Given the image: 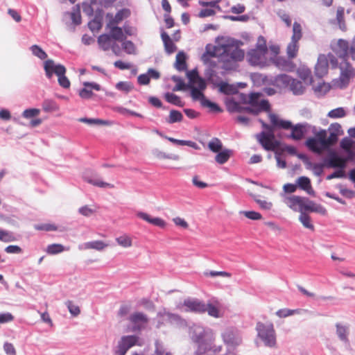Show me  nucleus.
Returning a JSON list of instances; mask_svg holds the SVG:
<instances>
[{"instance_id": "obj_35", "label": "nucleus", "mask_w": 355, "mask_h": 355, "mask_svg": "<svg viewBox=\"0 0 355 355\" xmlns=\"http://www.w3.org/2000/svg\"><path fill=\"white\" fill-rule=\"evenodd\" d=\"M64 250H69V248H65L62 244L58 243L51 244L46 249V252L49 254H59Z\"/></svg>"}, {"instance_id": "obj_2", "label": "nucleus", "mask_w": 355, "mask_h": 355, "mask_svg": "<svg viewBox=\"0 0 355 355\" xmlns=\"http://www.w3.org/2000/svg\"><path fill=\"white\" fill-rule=\"evenodd\" d=\"M331 47L335 53L343 59L339 64L340 74L336 80L337 86L343 88L348 85L350 80L355 76V69L346 59L350 56L355 60V36L350 44L343 39H339L331 44Z\"/></svg>"}, {"instance_id": "obj_59", "label": "nucleus", "mask_w": 355, "mask_h": 355, "mask_svg": "<svg viewBox=\"0 0 355 355\" xmlns=\"http://www.w3.org/2000/svg\"><path fill=\"white\" fill-rule=\"evenodd\" d=\"M328 132L336 134L338 138L343 133L341 125L337 123L331 124L328 128Z\"/></svg>"}, {"instance_id": "obj_21", "label": "nucleus", "mask_w": 355, "mask_h": 355, "mask_svg": "<svg viewBox=\"0 0 355 355\" xmlns=\"http://www.w3.org/2000/svg\"><path fill=\"white\" fill-rule=\"evenodd\" d=\"M137 216L139 218L161 228H164L166 226V223L162 218L159 217H152L147 213L143 211H137Z\"/></svg>"}, {"instance_id": "obj_50", "label": "nucleus", "mask_w": 355, "mask_h": 355, "mask_svg": "<svg viewBox=\"0 0 355 355\" xmlns=\"http://www.w3.org/2000/svg\"><path fill=\"white\" fill-rule=\"evenodd\" d=\"M183 116L182 113L177 110H171L169 114V119L168 122L169 123H173L176 122H180L182 120Z\"/></svg>"}, {"instance_id": "obj_52", "label": "nucleus", "mask_w": 355, "mask_h": 355, "mask_svg": "<svg viewBox=\"0 0 355 355\" xmlns=\"http://www.w3.org/2000/svg\"><path fill=\"white\" fill-rule=\"evenodd\" d=\"M122 42V47L123 49L128 53V54H134L135 52V46L134 44L129 40H123Z\"/></svg>"}, {"instance_id": "obj_9", "label": "nucleus", "mask_w": 355, "mask_h": 355, "mask_svg": "<svg viewBox=\"0 0 355 355\" xmlns=\"http://www.w3.org/2000/svg\"><path fill=\"white\" fill-rule=\"evenodd\" d=\"M329 64L332 68H336L338 65V60L334 55L331 53L328 55H320L318 58V62L315 67V75L319 78L324 76L328 72Z\"/></svg>"}, {"instance_id": "obj_38", "label": "nucleus", "mask_w": 355, "mask_h": 355, "mask_svg": "<svg viewBox=\"0 0 355 355\" xmlns=\"http://www.w3.org/2000/svg\"><path fill=\"white\" fill-rule=\"evenodd\" d=\"M231 153V150L227 149L218 152L215 157L216 162L220 164H225L230 157Z\"/></svg>"}, {"instance_id": "obj_20", "label": "nucleus", "mask_w": 355, "mask_h": 355, "mask_svg": "<svg viewBox=\"0 0 355 355\" xmlns=\"http://www.w3.org/2000/svg\"><path fill=\"white\" fill-rule=\"evenodd\" d=\"M326 164L330 168H339L343 170L347 164V159L342 158L336 153H331L326 159Z\"/></svg>"}, {"instance_id": "obj_42", "label": "nucleus", "mask_w": 355, "mask_h": 355, "mask_svg": "<svg viewBox=\"0 0 355 355\" xmlns=\"http://www.w3.org/2000/svg\"><path fill=\"white\" fill-rule=\"evenodd\" d=\"M16 238L12 232L0 228V241L4 243L12 242Z\"/></svg>"}, {"instance_id": "obj_32", "label": "nucleus", "mask_w": 355, "mask_h": 355, "mask_svg": "<svg viewBox=\"0 0 355 355\" xmlns=\"http://www.w3.org/2000/svg\"><path fill=\"white\" fill-rule=\"evenodd\" d=\"M305 211L316 212L322 215H325L327 210L323 206L316 204L313 201H311L309 199H307Z\"/></svg>"}, {"instance_id": "obj_34", "label": "nucleus", "mask_w": 355, "mask_h": 355, "mask_svg": "<svg viewBox=\"0 0 355 355\" xmlns=\"http://www.w3.org/2000/svg\"><path fill=\"white\" fill-rule=\"evenodd\" d=\"M65 16H69L75 26L79 25L81 23L80 10L78 5L73 8L72 12H67Z\"/></svg>"}, {"instance_id": "obj_19", "label": "nucleus", "mask_w": 355, "mask_h": 355, "mask_svg": "<svg viewBox=\"0 0 355 355\" xmlns=\"http://www.w3.org/2000/svg\"><path fill=\"white\" fill-rule=\"evenodd\" d=\"M108 244L101 240H96L85 242L78 245V249L81 251L87 250H95L103 251L108 247Z\"/></svg>"}, {"instance_id": "obj_6", "label": "nucleus", "mask_w": 355, "mask_h": 355, "mask_svg": "<svg viewBox=\"0 0 355 355\" xmlns=\"http://www.w3.org/2000/svg\"><path fill=\"white\" fill-rule=\"evenodd\" d=\"M44 68L49 78H51L53 74L55 73L58 77V83L61 87L64 88L70 87V82L65 76L66 69L63 65L56 64L53 60H48L44 62Z\"/></svg>"}, {"instance_id": "obj_25", "label": "nucleus", "mask_w": 355, "mask_h": 355, "mask_svg": "<svg viewBox=\"0 0 355 355\" xmlns=\"http://www.w3.org/2000/svg\"><path fill=\"white\" fill-rule=\"evenodd\" d=\"M84 88L80 90L79 95L83 98H89L92 96V89L99 91L101 86L95 83L85 82L83 83Z\"/></svg>"}, {"instance_id": "obj_7", "label": "nucleus", "mask_w": 355, "mask_h": 355, "mask_svg": "<svg viewBox=\"0 0 355 355\" xmlns=\"http://www.w3.org/2000/svg\"><path fill=\"white\" fill-rule=\"evenodd\" d=\"M306 146L316 153H322L329 146L327 141V130H320L314 132V137L309 138L306 141Z\"/></svg>"}, {"instance_id": "obj_49", "label": "nucleus", "mask_w": 355, "mask_h": 355, "mask_svg": "<svg viewBox=\"0 0 355 355\" xmlns=\"http://www.w3.org/2000/svg\"><path fill=\"white\" fill-rule=\"evenodd\" d=\"M346 115L345 110L343 107H338L331 110L327 116L332 119L342 118Z\"/></svg>"}, {"instance_id": "obj_41", "label": "nucleus", "mask_w": 355, "mask_h": 355, "mask_svg": "<svg viewBox=\"0 0 355 355\" xmlns=\"http://www.w3.org/2000/svg\"><path fill=\"white\" fill-rule=\"evenodd\" d=\"M85 179L88 183H89L94 186H96V187H101V188H105V187L113 188L114 187L113 184H111L107 182H105L98 178H85Z\"/></svg>"}, {"instance_id": "obj_26", "label": "nucleus", "mask_w": 355, "mask_h": 355, "mask_svg": "<svg viewBox=\"0 0 355 355\" xmlns=\"http://www.w3.org/2000/svg\"><path fill=\"white\" fill-rule=\"evenodd\" d=\"M206 311L208 313L209 315L215 318H219L223 316L220 304L218 301L209 302L207 304H205V312Z\"/></svg>"}, {"instance_id": "obj_30", "label": "nucleus", "mask_w": 355, "mask_h": 355, "mask_svg": "<svg viewBox=\"0 0 355 355\" xmlns=\"http://www.w3.org/2000/svg\"><path fill=\"white\" fill-rule=\"evenodd\" d=\"M187 55L183 52L180 51L176 55L175 62L174 64L175 68L179 71H182L187 69Z\"/></svg>"}, {"instance_id": "obj_11", "label": "nucleus", "mask_w": 355, "mask_h": 355, "mask_svg": "<svg viewBox=\"0 0 355 355\" xmlns=\"http://www.w3.org/2000/svg\"><path fill=\"white\" fill-rule=\"evenodd\" d=\"M263 126L268 129V132H261L256 135L258 141L266 150H274L278 146V143L275 138L273 131L265 123L261 121Z\"/></svg>"}, {"instance_id": "obj_55", "label": "nucleus", "mask_w": 355, "mask_h": 355, "mask_svg": "<svg viewBox=\"0 0 355 355\" xmlns=\"http://www.w3.org/2000/svg\"><path fill=\"white\" fill-rule=\"evenodd\" d=\"M241 214H243L245 217L249 219L257 220L261 219V215L257 211H241L239 212Z\"/></svg>"}, {"instance_id": "obj_22", "label": "nucleus", "mask_w": 355, "mask_h": 355, "mask_svg": "<svg viewBox=\"0 0 355 355\" xmlns=\"http://www.w3.org/2000/svg\"><path fill=\"white\" fill-rule=\"evenodd\" d=\"M130 15V10L128 8H123L117 12L115 16L108 13L107 17L110 19V21L107 24V26L112 25H116L120 23L124 19L128 18Z\"/></svg>"}, {"instance_id": "obj_17", "label": "nucleus", "mask_w": 355, "mask_h": 355, "mask_svg": "<svg viewBox=\"0 0 355 355\" xmlns=\"http://www.w3.org/2000/svg\"><path fill=\"white\" fill-rule=\"evenodd\" d=\"M225 344L232 347L239 346L242 343V337L240 333L234 329H227L221 334Z\"/></svg>"}, {"instance_id": "obj_51", "label": "nucleus", "mask_w": 355, "mask_h": 355, "mask_svg": "<svg viewBox=\"0 0 355 355\" xmlns=\"http://www.w3.org/2000/svg\"><path fill=\"white\" fill-rule=\"evenodd\" d=\"M116 88L118 90L122 91L125 93H128L132 89L133 86L130 82L121 81L116 85Z\"/></svg>"}, {"instance_id": "obj_56", "label": "nucleus", "mask_w": 355, "mask_h": 355, "mask_svg": "<svg viewBox=\"0 0 355 355\" xmlns=\"http://www.w3.org/2000/svg\"><path fill=\"white\" fill-rule=\"evenodd\" d=\"M42 108L45 112L55 111L58 109L56 103L52 100H45L42 103Z\"/></svg>"}, {"instance_id": "obj_12", "label": "nucleus", "mask_w": 355, "mask_h": 355, "mask_svg": "<svg viewBox=\"0 0 355 355\" xmlns=\"http://www.w3.org/2000/svg\"><path fill=\"white\" fill-rule=\"evenodd\" d=\"M302 26L297 22H294L293 26V35L291 37V41L287 46V55L288 58H293L297 55V53L299 49L298 42L302 38Z\"/></svg>"}, {"instance_id": "obj_47", "label": "nucleus", "mask_w": 355, "mask_h": 355, "mask_svg": "<svg viewBox=\"0 0 355 355\" xmlns=\"http://www.w3.org/2000/svg\"><path fill=\"white\" fill-rule=\"evenodd\" d=\"M32 53L41 60H44L47 57V54L39 46L35 44L30 47Z\"/></svg>"}, {"instance_id": "obj_28", "label": "nucleus", "mask_w": 355, "mask_h": 355, "mask_svg": "<svg viewBox=\"0 0 355 355\" xmlns=\"http://www.w3.org/2000/svg\"><path fill=\"white\" fill-rule=\"evenodd\" d=\"M161 37L164 42L166 52L168 54H171L174 53L176 51V46L175 45L169 35L166 33L163 32L161 34Z\"/></svg>"}, {"instance_id": "obj_10", "label": "nucleus", "mask_w": 355, "mask_h": 355, "mask_svg": "<svg viewBox=\"0 0 355 355\" xmlns=\"http://www.w3.org/2000/svg\"><path fill=\"white\" fill-rule=\"evenodd\" d=\"M248 103L249 106L245 110L254 114L267 111L270 107L268 101L262 98V95L260 93H252L249 96Z\"/></svg>"}, {"instance_id": "obj_27", "label": "nucleus", "mask_w": 355, "mask_h": 355, "mask_svg": "<svg viewBox=\"0 0 355 355\" xmlns=\"http://www.w3.org/2000/svg\"><path fill=\"white\" fill-rule=\"evenodd\" d=\"M115 241L118 245L123 248H130L132 246V239L127 233H123L115 238Z\"/></svg>"}, {"instance_id": "obj_61", "label": "nucleus", "mask_w": 355, "mask_h": 355, "mask_svg": "<svg viewBox=\"0 0 355 355\" xmlns=\"http://www.w3.org/2000/svg\"><path fill=\"white\" fill-rule=\"evenodd\" d=\"M189 87H196L200 90L204 91L207 87V83L201 77L190 83Z\"/></svg>"}, {"instance_id": "obj_33", "label": "nucleus", "mask_w": 355, "mask_h": 355, "mask_svg": "<svg viewBox=\"0 0 355 355\" xmlns=\"http://www.w3.org/2000/svg\"><path fill=\"white\" fill-rule=\"evenodd\" d=\"M79 121L93 125H111L112 122L100 119L80 118Z\"/></svg>"}, {"instance_id": "obj_36", "label": "nucleus", "mask_w": 355, "mask_h": 355, "mask_svg": "<svg viewBox=\"0 0 355 355\" xmlns=\"http://www.w3.org/2000/svg\"><path fill=\"white\" fill-rule=\"evenodd\" d=\"M164 138L166 139L167 140H168L169 141H171L173 144H178V145L188 146H190L195 149H199V147L198 146V145L195 142L191 141L180 140V139H175L173 137H164Z\"/></svg>"}, {"instance_id": "obj_29", "label": "nucleus", "mask_w": 355, "mask_h": 355, "mask_svg": "<svg viewBox=\"0 0 355 355\" xmlns=\"http://www.w3.org/2000/svg\"><path fill=\"white\" fill-rule=\"evenodd\" d=\"M110 29V35L115 42H123L125 39L124 34L121 28L116 26V25H112L111 26H107Z\"/></svg>"}, {"instance_id": "obj_58", "label": "nucleus", "mask_w": 355, "mask_h": 355, "mask_svg": "<svg viewBox=\"0 0 355 355\" xmlns=\"http://www.w3.org/2000/svg\"><path fill=\"white\" fill-rule=\"evenodd\" d=\"M66 305L72 315L77 316L80 314V310L79 306L74 304L71 301H67Z\"/></svg>"}, {"instance_id": "obj_48", "label": "nucleus", "mask_w": 355, "mask_h": 355, "mask_svg": "<svg viewBox=\"0 0 355 355\" xmlns=\"http://www.w3.org/2000/svg\"><path fill=\"white\" fill-rule=\"evenodd\" d=\"M165 98L170 103L178 106H182L180 97L173 93L167 92L165 94Z\"/></svg>"}, {"instance_id": "obj_1", "label": "nucleus", "mask_w": 355, "mask_h": 355, "mask_svg": "<svg viewBox=\"0 0 355 355\" xmlns=\"http://www.w3.org/2000/svg\"><path fill=\"white\" fill-rule=\"evenodd\" d=\"M241 45V41L234 38H221L217 45L206 46L202 59L206 62L209 57L217 58L223 64V69H234L236 68V63L242 61L245 58V52L240 48Z\"/></svg>"}, {"instance_id": "obj_60", "label": "nucleus", "mask_w": 355, "mask_h": 355, "mask_svg": "<svg viewBox=\"0 0 355 355\" xmlns=\"http://www.w3.org/2000/svg\"><path fill=\"white\" fill-rule=\"evenodd\" d=\"M277 15L286 24V26H291V19L288 14H287L284 10H280L277 12Z\"/></svg>"}, {"instance_id": "obj_14", "label": "nucleus", "mask_w": 355, "mask_h": 355, "mask_svg": "<svg viewBox=\"0 0 355 355\" xmlns=\"http://www.w3.org/2000/svg\"><path fill=\"white\" fill-rule=\"evenodd\" d=\"M139 344V338L137 336H124L118 343L115 350L116 355H125L132 347Z\"/></svg>"}, {"instance_id": "obj_45", "label": "nucleus", "mask_w": 355, "mask_h": 355, "mask_svg": "<svg viewBox=\"0 0 355 355\" xmlns=\"http://www.w3.org/2000/svg\"><path fill=\"white\" fill-rule=\"evenodd\" d=\"M344 12L345 9L343 7H338L337 9V13H336V19L339 26V28L342 31L346 30V25L344 21Z\"/></svg>"}, {"instance_id": "obj_13", "label": "nucleus", "mask_w": 355, "mask_h": 355, "mask_svg": "<svg viewBox=\"0 0 355 355\" xmlns=\"http://www.w3.org/2000/svg\"><path fill=\"white\" fill-rule=\"evenodd\" d=\"M177 309L182 311H191L196 313L205 312V304L194 298H189L177 305Z\"/></svg>"}, {"instance_id": "obj_43", "label": "nucleus", "mask_w": 355, "mask_h": 355, "mask_svg": "<svg viewBox=\"0 0 355 355\" xmlns=\"http://www.w3.org/2000/svg\"><path fill=\"white\" fill-rule=\"evenodd\" d=\"M302 310L301 309H279L276 312V315L279 318H286L294 314H300L301 313Z\"/></svg>"}, {"instance_id": "obj_57", "label": "nucleus", "mask_w": 355, "mask_h": 355, "mask_svg": "<svg viewBox=\"0 0 355 355\" xmlns=\"http://www.w3.org/2000/svg\"><path fill=\"white\" fill-rule=\"evenodd\" d=\"M254 200L261 209L269 211L272 208L273 205L270 201L260 198H255Z\"/></svg>"}, {"instance_id": "obj_64", "label": "nucleus", "mask_w": 355, "mask_h": 355, "mask_svg": "<svg viewBox=\"0 0 355 355\" xmlns=\"http://www.w3.org/2000/svg\"><path fill=\"white\" fill-rule=\"evenodd\" d=\"M78 212L83 216H90L95 212V209L94 208L89 207L87 205H85L80 207Z\"/></svg>"}, {"instance_id": "obj_39", "label": "nucleus", "mask_w": 355, "mask_h": 355, "mask_svg": "<svg viewBox=\"0 0 355 355\" xmlns=\"http://www.w3.org/2000/svg\"><path fill=\"white\" fill-rule=\"evenodd\" d=\"M191 89V96L194 101H199L200 104L202 103L203 100H205L206 97L202 93V90L198 89L196 87H189Z\"/></svg>"}, {"instance_id": "obj_18", "label": "nucleus", "mask_w": 355, "mask_h": 355, "mask_svg": "<svg viewBox=\"0 0 355 355\" xmlns=\"http://www.w3.org/2000/svg\"><path fill=\"white\" fill-rule=\"evenodd\" d=\"M98 42L103 51L111 49L116 55H120L121 49L108 34H103L98 37Z\"/></svg>"}, {"instance_id": "obj_46", "label": "nucleus", "mask_w": 355, "mask_h": 355, "mask_svg": "<svg viewBox=\"0 0 355 355\" xmlns=\"http://www.w3.org/2000/svg\"><path fill=\"white\" fill-rule=\"evenodd\" d=\"M297 73L299 76L305 82H311V72L309 69L301 67L298 69Z\"/></svg>"}, {"instance_id": "obj_3", "label": "nucleus", "mask_w": 355, "mask_h": 355, "mask_svg": "<svg viewBox=\"0 0 355 355\" xmlns=\"http://www.w3.org/2000/svg\"><path fill=\"white\" fill-rule=\"evenodd\" d=\"M246 59L250 64L259 67H266L272 61V58L268 55L266 40L263 37H259L256 48L247 53Z\"/></svg>"}, {"instance_id": "obj_23", "label": "nucleus", "mask_w": 355, "mask_h": 355, "mask_svg": "<svg viewBox=\"0 0 355 355\" xmlns=\"http://www.w3.org/2000/svg\"><path fill=\"white\" fill-rule=\"evenodd\" d=\"M336 333L340 341L347 344L349 343V325L343 323L336 324Z\"/></svg>"}, {"instance_id": "obj_63", "label": "nucleus", "mask_w": 355, "mask_h": 355, "mask_svg": "<svg viewBox=\"0 0 355 355\" xmlns=\"http://www.w3.org/2000/svg\"><path fill=\"white\" fill-rule=\"evenodd\" d=\"M96 0H85L83 3V8L84 12L87 14H92L93 12V9L92 8V5L96 3Z\"/></svg>"}, {"instance_id": "obj_16", "label": "nucleus", "mask_w": 355, "mask_h": 355, "mask_svg": "<svg viewBox=\"0 0 355 355\" xmlns=\"http://www.w3.org/2000/svg\"><path fill=\"white\" fill-rule=\"evenodd\" d=\"M128 320L132 324V331H140L145 329L149 322L148 316L141 312L132 313Z\"/></svg>"}, {"instance_id": "obj_8", "label": "nucleus", "mask_w": 355, "mask_h": 355, "mask_svg": "<svg viewBox=\"0 0 355 355\" xmlns=\"http://www.w3.org/2000/svg\"><path fill=\"white\" fill-rule=\"evenodd\" d=\"M275 83L279 87H289L295 95H301L305 90L301 81L286 74L278 76L275 79Z\"/></svg>"}, {"instance_id": "obj_4", "label": "nucleus", "mask_w": 355, "mask_h": 355, "mask_svg": "<svg viewBox=\"0 0 355 355\" xmlns=\"http://www.w3.org/2000/svg\"><path fill=\"white\" fill-rule=\"evenodd\" d=\"M257 332V343L263 344L265 347L274 348L277 345V336L274 325L270 322H259L256 325Z\"/></svg>"}, {"instance_id": "obj_44", "label": "nucleus", "mask_w": 355, "mask_h": 355, "mask_svg": "<svg viewBox=\"0 0 355 355\" xmlns=\"http://www.w3.org/2000/svg\"><path fill=\"white\" fill-rule=\"evenodd\" d=\"M208 148L214 153H218L222 150V142L218 138L211 139L208 143Z\"/></svg>"}, {"instance_id": "obj_15", "label": "nucleus", "mask_w": 355, "mask_h": 355, "mask_svg": "<svg viewBox=\"0 0 355 355\" xmlns=\"http://www.w3.org/2000/svg\"><path fill=\"white\" fill-rule=\"evenodd\" d=\"M283 202L294 211H305L307 198L297 196L283 195Z\"/></svg>"}, {"instance_id": "obj_54", "label": "nucleus", "mask_w": 355, "mask_h": 355, "mask_svg": "<svg viewBox=\"0 0 355 355\" xmlns=\"http://www.w3.org/2000/svg\"><path fill=\"white\" fill-rule=\"evenodd\" d=\"M202 107H209L210 109V111L214 112H220L221 111L219 106L210 101L209 100L205 98V100H203L202 103L201 104Z\"/></svg>"}, {"instance_id": "obj_24", "label": "nucleus", "mask_w": 355, "mask_h": 355, "mask_svg": "<svg viewBox=\"0 0 355 355\" xmlns=\"http://www.w3.org/2000/svg\"><path fill=\"white\" fill-rule=\"evenodd\" d=\"M157 327L159 328L161 325L164 323L165 321H168L170 322H178L180 320V318L179 315L171 313L169 312L166 311L165 310L163 311H159L157 313Z\"/></svg>"}, {"instance_id": "obj_5", "label": "nucleus", "mask_w": 355, "mask_h": 355, "mask_svg": "<svg viewBox=\"0 0 355 355\" xmlns=\"http://www.w3.org/2000/svg\"><path fill=\"white\" fill-rule=\"evenodd\" d=\"M270 123L275 127L283 129H291V137L294 140H300L302 139L306 132V126L302 124H297L293 126L289 121L281 119L277 115L274 114H269Z\"/></svg>"}, {"instance_id": "obj_37", "label": "nucleus", "mask_w": 355, "mask_h": 355, "mask_svg": "<svg viewBox=\"0 0 355 355\" xmlns=\"http://www.w3.org/2000/svg\"><path fill=\"white\" fill-rule=\"evenodd\" d=\"M299 220L301 222L302 225L311 230H314V226L312 224L311 218L309 215H307L305 211H302L300 213V215L299 216Z\"/></svg>"}, {"instance_id": "obj_31", "label": "nucleus", "mask_w": 355, "mask_h": 355, "mask_svg": "<svg viewBox=\"0 0 355 355\" xmlns=\"http://www.w3.org/2000/svg\"><path fill=\"white\" fill-rule=\"evenodd\" d=\"M296 183L297 186L306 191L309 194H312L313 193L311 185V180L309 178L305 176L300 177L297 180Z\"/></svg>"}, {"instance_id": "obj_40", "label": "nucleus", "mask_w": 355, "mask_h": 355, "mask_svg": "<svg viewBox=\"0 0 355 355\" xmlns=\"http://www.w3.org/2000/svg\"><path fill=\"white\" fill-rule=\"evenodd\" d=\"M218 87L220 92L226 94H234L237 90L235 86L224 82L219 83Z\"/></svg>"}, {"instance_id": "obj_62", "label": "nucleus", "mask_w": 355, "mask_h": 355, "mask_svg": "<svg viewBox=\"0 0 355 355\" xmlns=\"http://www.w3.org/2000/svg\"><path fill=\"white\" fill-rule=\"evenodd\" d=\"M172 80L177 83L173 88V91H181L184 89L185 84L180 77L174 76L172 77Z\"/></svg>"}, {"instance_id": "obj_53", "label": "nucleus", "mask_w": 355, "mask_h": 355, "mask_svg": "<svg viewBox=\"0 0 355 355\" xmlns=\"http://www.w3.org/2000/svg\"><path fill=\"white\" fill-rule=\"evenodd\" d=\"M40 110L37 108H31L25 110L22 113V116L25 119H31L38 116Z\"/></svg>"}]
</instances>
